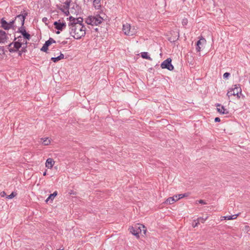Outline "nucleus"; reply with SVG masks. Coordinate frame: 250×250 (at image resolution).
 <instances>
[{
	"label": "nucleus",
	"instance_id": "nucleus-1",
	"mask_svg": "<svg viewBox=\"0 0 250 250\" xmlns=\"http://www.w3.org/2000/svg\"><path fill=\"white\" fill-rule=\"evenodd\" d=\"M21 14L17 16L14 20L11 21L12 29L17 31H26L25 27L23 26L25 19L28 15V13L23 10Z\"/></svg>",
	"mask_w": 250,
	"mask_h": 250
},
{
	"label": "nucleus",
	"instance_id": "nucleus-2",
	"mask_svg": "<svg viewBox=\"0 0 250 250\" xmlns=\"http://www.w3.org/2000/svg\"><path fill=\"white\" fill-rule=\"evenodd\" d=\"M129 229L130 232L135 236L137 238L140 237V234H142V231L144 234H146V229L145 226L141 224H136L134 226L131 227Z\"/></svg>",
	"mask_w": 250,
	"mask_h": 250
},
{
	"label": "nucleus",
	"instance_id": "nucleus-3",
	"mask_svg": "<svg viewBox=\"0 0 250 250\" xmlns=\"http://www.w3.org/2000/svg\"><path fill=\"white\" fill-rule=\"evenodd\" d=\"M103 19L100 16L95 17V16H89L85 20V22L91 26L97 25L100 24Z\"/></svg>",
	"mask_w": 250,
	"mask_h": 250
},
{
	"label": "nucleus",
	"instance_id": "nucleus-4",
	"mask_svg": "<svg viewBox=\"0 0 250 250\" xmlns=\"http://www.w3.org/2000/svg\"><path fill=\"white\" fill-rule=\"evenodd\" d=\"M189 195L188 192L185 193L184 194H179L178 195H175L173 197L168 198L166 201V203L168 204H172L176 201L181 199L184 197H188Z\"/></svg>",
	"mask_w": 250,
	"mask_h": 250
},
{
	"label": "nucleus",
	"instance_id": "nucleus-5",
	"mask_svg": "<svg viewBox=\"0 0 250 250\" xmlns=\"http://www.w3.org/2000/svg\"><path fill=\"white\" fill-rule=\"evenodd\" d=\"M234 87L233 88H231L229 90L227 94V95L229 97L230 96L233 95H237L238 98H240V96L239 95V93H241L242 89L240 86H238L237 85H234Z\"/></svg>",
	"mask_w": 250,
	"mask_h": 250
},
{
	"label": "nucleus",
	"instance_id": "nucleus-6",
	"mask_svg": "<svg viewBox=\"0 0 250 250\" xmlns=\"http://www.w3.org/2000/svg\"><path fill=\"white\" fill-rule=\"evenodd\" d=\"M172 60L169 58L167 59L163 62L161 64V67L163 69H167L169 71H172L174 69V66L171 63Z\"/></svg>",
	"mask_w": 250,
	"mask_h": 250
},
{
	"label": "nucleus",
	"instance_id": "nucleus-7",
	"mask_svg": "<svg viewBox=\"0 0 250 250\" xmlns=\"http://www.w3.org/2000/svg\"><path fill=\"white\" fill-rule=\"evenodd\" d=\"M22 45L16 41L10 43L8 46V49L10 52H15L19 50Z\"/></svg>",
	"mask_w": 250,
	"mask_h": 250
},
{
	"label": "nucleus",
	"instance_id": "nucleus-8",
	"mask_svg": "<svg viewBox=\"0 0 250 250\" xmlns=\"http://www.w3.org/2000/svg\"><path fill=\"white\" fill-rule=\"evenodd\" d=\"M167 36V39L171 42H174L178 40L179 38V32H167L165 35Z\"/></svg>",
	"mask_w": 250,
	"mask_h": 250
},
{
	"label": "nucleus",
	"instance_id": "nucleus-9",
	"mask_svg": "<svg viewBox=\"0 0 250 250\" xmlns=\"http://www.w3.org/2000/svg\"><path fill=\"white\" fill-rule=\"evenodd\" d=\"M53 24L55 29L58 31H62L66 26L65 22L61 21L60 20L55 21Z\"/></svg>",
	"mask_w": 250,
	"mask_h": 250
},
{
	"label": "nucleus",
	"instance_id": "nucleus-10",
	"mask_svg": "<svg viewBox=\"0 0 250 250\" xmlns=\"http://www.w3.org/2000/svg\"><path fill=\"white\" fill-rule=\"evenodd\" d=\"M1 27L4 30H8L10 29H12V24L11 21L7 22L4 18H2L0 21Z\"/></svg>",
	"mask_w": 250,
	"mask_h": 250
},
{
	"label": "nucleus",
	"instance_id": "nucleus-11",
	"mask_svg": "<svg viewBox=\"0 0 250 250\" xmlns=\"http://www.w3.org/2000/svg\"><path fill=\"white\" fill-rule=\"evenodd\" d=\"M83 19L79 17L76 19V27H79V30L80 31H86V28L83 24Z\"/></svg>",
	"mask_w": 250,
	"mask_h": 250
},
{
	"label": "nucleus",
	"instance_id": "nucleus-12",
	"mask_svg": "<svg viewBox=\"0 0 250 250\" xmlns=\"http://www.w3.org/2000/svg\"><path fill=\"white\" fill-rule=\"evenodd\" d=\"M216 106L217 108V110L218 112L222 114H228L229 113V111L228 109L225 108L224 106L223 105H221L219 104H216Z\"/></svg>",
	"mask_w": 250,
	"mask_h": 250
},
{
	"label": "nucleus",
	"instance_id": "nucleus-13",
	"mask_svg": "<svg viewBox=\"0 0 250 250\" xmlns=\"http://www.w3.org/2000/svg\"><path fill=\"white\" fill-rule=\"evenodd\" d=\"M206 43V40L202 37H200V39L196 43V50L197 52H200L201 47L199 46V44H205Z\"/></svg>",
	"mask_w": 250,
	"mask_h": 250
},
{
	"label": "nucleus",
	"instance_id": "nucleus-14",
	"mask_svg": "<svg viewBox=\"0 0 250 250\" xmlns=\"http://www.w3.org/2000/svg\"><path fill=\"white\" fill-rule=\"evenodd\" d=\"M69 19L70 22V25H71L72 31H76L77 30V28L76 27V22L77 18H75L72 16H70L69 17Z\"/></svg>",
	"mask_w": 250,
	"mask_h": 250
},
{
	"label": "nucleus",
	"instance_id": "nucleus-15",
	"mask_svg": "<svg viewBox=\"0 0 250 250\" xmlns=\"http://www.w3.org/2000/svg\"><path fill=\"white\" fill-rule=\"evenodd\" d=\"M81 34H80L79 32H70V34L71 36H72L75 39H80L82 37H84L86 34V32H81Z\"/></svg>",
	"mask_w": 250,
	"mask_h": 250
},
{
	"label": "nucleus",
	"instance_id": "nucleus-16",
	"mask_svg": "<svg viewBox=\"0 0 250 250\" xmlns=\"http://www.w3.org/2000/svg\"><path fill=\"white\" fill-rule=\"evenodd\" d=\"M55 164V161L52 158H48L45 162V166L48 168H51Z\"/></svg>",
	"mask_w": 250,
	"mask_h": 250
},
{
	"label": "nucleus",
	"instance_id": "nucleus-17",
	"mask_svg": "<svg viewBox=\"0 0 250 250\" xmlns=\"http://www.w3.org/2000/svg\"><path fill=\"white\" fill-rule=\"evenodd\" d=\"M58 195V192L57 191H54L52 194H50L48 197L46 199L45 202L47 203L50 202L52 203L55 197Z\"/></svg>",
	"mask_w": 250,
	"mask_h": 250
},
{
	"label": "nucleus",
	"instance_id": "nucleus-18",
	"mask_svg": "<svg viewBox=\"0 0 250 250\" xmlns=\"http://www.w3.org/2000/svg\"><path fill=\"white\" fill-rule=\"evenodd\" d=\"M18 33H21V35L22 36L23 39V42L25 41H27V40H29L30 39V35L28 33V32H17Z\"/></svg>",
	"mask_w": 250,
	"mask_h": 250
},
{
	"label": "nucleus",
	"instance_id": "nucleus-19",
	"mask_svg": "<svg viewBox=\"0 0 250 250\" xmlns=\"http://www.w3.org/2000/svg\"><path fill=\"white\" fill-rule=\"evenodd\" d=\"M15 41L21 43V45H24L25 44H27V41H25L23 42V39L21 35L18 36L17 38L15 37Z\"/></svg>",
	"mask_w": 250,
	"mask_h": 250
},
{
	"label": "nucleus",
	"instance_id": "nucleus-20",
	"mask_svg": "<svg viewBox=\"0 0 250 250\" xmlns=\"http://www.w3.org/2000/svg\"><path fill=\"white\" fill-rule=\"evenodd\" d=\"M80 9V6L76 4H73V7L71 8V12L72 13H78L79 10Z\"/></svg>",
	"mask_w": 250,
	"mask_h": 250
},
{
	"label": "nucleus",
	"instance_id": "nucleus-21",
	"mask_svg": "<svg viewBox=\"0 0 250 250\" xmlns=\"http://www.w3.org/2000/svg\"><path fill=\"white\" fill-rule=\"evenodd\" d=\"M141 56L143 59H145L150 61L152 60V59L150 57L149 55L148 54V53L146 52H143L141 53Z\"/></svg>",
	"mask_w": 250,
	"mask_h": 250
},
{
	"label": "nucleus",
	"instance_id": "nucleus-22",
	"mask_svg": "<svg viewBox=\"0 0 250 250\" xmlns=\"http://www.w3.org/2000/svg\"><path fill=\"white\" fill-rule=\"evenodd\" d=\"M208 216L206 217L205 218L203 217H199L197 220V222L195 223V225L194 227H195V226H197L200 223H204L205 221L208 219Z\"/></svg>",
	"mask_w": 250,
	"mask_h": 250
},
{
	"label": "nucleus",
	"instance_id": "nucleus-23",
	"mask_svg": "<svg viewBox=\"0 0 250 250\" xmlns=\"http://www.w3.org/2000/svg\"><path fill=\"white\" fill-rule=\"evenodd\" d=\"M238 215H239V214H234L232 215H229V216H224L223 218H224L225 220H233V219H236Z\"/></svg>",
	"mask_w": 250,
	"mask_h": 250
},
{
	"label": "nucleus",
	"instance_id": "nucleus-24",
	"mask_svg": "<svg viewBox=\"0 0 250 250\" xmlns=\"http://www.w3.org/2000/svg\"><path fill=\"white\" fill-rule=\"evenodd\" d=\"M100 2L101 0H94L93 4L96 9H99L101 7Z\"/></svg>",
	"mask_w": 250,
	"mask_h": 250
},
{
	"label": "nucleus",
	"instance_id": "nucleus-25",
	"mask_svg": "<svg viewBox=\"0 0 250 250\" xmlns=\"http://www.w3.org/2000/svg\"><path fill=\"white\" fill-rule=\"evenodd\" d=\"M6 32H0V43L4 42V40L6 39Z\"/></svg>",
	"mask_w": 250,
	"mask_h": 250
},
{
	"label": "nucleus",
	"instance_id": "nucleus-26",
	"mask_svg": "<svg viewBox=\"0 0 250 250\" xmlns=\"http://www.w3.org/2000/svg\"><path fill=\"white\" fill-rule=\"evenodd\" d=\"M70 2H71V0H66L63 2L64 5L63 6V7L65 9H69Z\"/></svg>",
	"mask_w": 250,
	"mask_h": 250
},
{
	"label": "nucleus",
	"instance_id": "nucleus-27",
	"mask_svg": "<svg viewBox=\"0 0 250 250\" xmlns=\"http://www.w3.org/2000/svg\"><path fill=\"white\" fill-rule=\"evenodd\" d=\"M130 25L128 23H125V24H124L123 25V30H127L128 31H130Z\"/></svg>",
	"mask_w": 250,
	"mask_h": 250
},
{
	"label": "nucleus",
	"instance_id": "nucleus-28",
	"mask_svg": "<svg viewBox=\"0 0 250 250\" xmlns=\"http://www.w3.org/2000/svg\"><path fill=\"white\" fill-rule=\"evenodd\" d=\"M188 20L187 18L183 19L182 21V26L186 29L188 28L187 27L188 25Z\"/></svg>",
	"mask_w": 250,
	"mask_h": 250
},
{
	"label": "nucleus",
	"instance_id": "nucleus-29",
	"mask_svg": "<svg viewBox=\"0 0 250 250\" xmlns=\"http://www.w3.org/2000/svg\"><path fill=\"white\" fill-rule=\"evenodd\" d=\"M56 41L52 38H50L48 40L46 41L45 42V43L48 46H49L52 43H55Z\"/></svg>",
	"mask_w": 250,
	"mask_h": 250
},
{
	"label": "nucleus",
	"instance_id": "nucleus-30",
	"mask_svg": "<svg viewBox=\"0 0 250 250\" xmlns=\"http://www.w3.org/2000/svg\"><path fill=\"white\" fill-rule=\"evenodd\" d=\"M48 47L45 43L43 44L42 47L41 48V50L48 53Z\"/></svg>",
	"mask_w": 250,
	"mask_h": 250
},
{
	"label": "nucleus",
	"instance_id": "nucleus-31",
	"mask_svg": "<svg viewBox=\"0 0 250 250\" xmlns=\"http://www.w3.org/2000/svg\"><path fill=\"white\" fill-rule=\"evenodd\" d=\"M17 193L15 192H12L9 195H7L6 197V199H12L13 198H14V197H15L16 195H17Z\"/></svg>",
	"mask_w": 250,
	"mask_h": 250
},
{
	"label": "nucleus",
	"instance_id": "nucleus-32",
	"mask_svg": "<svg viewBox=\"0 0 250 250\" xmlns=\"http://www.w3.org/2000/svg\"><path fill=\"white\" fill-rule=\"evenodd\" d=\"M42 140H43V141L42 142V143L45 145V146H47L49 144H50V140H49L48 138H45V139H42Z\"/></svg>",
	"mask_w": 250,
	"mask_h": 250
},
{
	"label": "nucleus",
	"instance_id": "nucleus-33",
	"mask_svg": "<svg viewBox=\"0 0 250 250\" xmlns=\"http://www.w3.org/2000/svg\"><path fill=\"white\" fill-rule=\"evenodd\" d=\"M51 60L52 61H53L54 62H58V61H59L60 60V58H59V57H52L51 58Z\"/></svg>",
	"mask_w": 250,
	"mask_h": 250
},
{
	"label": "nucleus",
	"instance_id": "nucleus-34",
	"mask_svg": "<svg viewBox=\"0 0 250 250\" xmlns=\"http://www.w3.org/2000/svg\"><path fill=\"white\" fill-rule=\"evenodd\" d=\"M26 47H27V44H25L24 45H22V46L21 47V52H22L23 53L26 52L27 51Z\"/></svg>",
	"mask_w": 250,
	"mask_h": 250
},
{
	"label": "nucleus",
	"instance_id": "nucleus-35",
	"mask_svg": "<svg viewBox=\"0 0 250 250\" xmlns=\"http://www.w3.org/2000/svg\"><path fill=\"white\" fill-rule=\"evenodd\" d=\"M230 75V73H229V72L225 73L223 74V78H224V79H228Z\"/></svg>",
	"mask_w": 250,
	"mask_h": 250
},
{
	"label": "nucleus",
	"instance_id": "nucleus-36",
	"mask_svg": "<svg viewBox=\"0 0 250 250\" xmlns=\"http://www.w3.org/2000/svg\"><path fill=\"white\" fill-rule=\"evenodd\" d=\"M124 35L126 36H134L135 35L133 32H124Z\"/></svg>",
	"mask_w": 250,
	"mask_h": 250
},
{
	"label": "nucleus",
	"instance_id": "nucleus-37",
	"mask_svg": "<svg viewBox=\"0 0 250 250\" xmlns=\"http://www.w3.org/2000/svg\"><path fill=\"white\" fill-rule=\"evenodd\" d=\"M5 50L4 48L2 46H0V55L4 54Z\"/></svg>",
	"mask_w": 250,
	"mask_h": 250
},
{
	"label": "nucleus",
	"instance_id": "nucleus-38",
	"mask_svg": "<svg viewBox=\"0 0 250 250\" xmlns=\"http://www.w3.org/2000/svg\"><path fill=\"white\" fill-rule=\"evenodd\" d=\"M198 202L200 204L205 205L207 204V203L203 200H199L198 201H196V203Z\"/></svg>",
	"mask_w": 250,
	"mask_h": 250
},
{
	"label": "nucleus",
	"instance_id": "nucleus-39",
	"mask_svg": "<svg viewBox=\"0 0 250 250\" xmlns=\"http://www.w3.org/2000/svg\"><path fill=\"white\" fill-rule=\"evenodd\" d=\"M6 194L5 191H2L0 193V195L1 197H3L6 196Z\"/></svg>",
	"mask_w": 250,
	"mask_h": 250
},
{
	"label": "nucleus",
	"instance_id": "nucleus-40",
	"mask_svg": "<svg viewBox=\"0 0 250 250\" xmlns=\"http://www.w3.org/2000/svg\"><path fill=\"white\" fill-rule=\"evenodd\" d=\"M60 58V60L63 59L64 58V55L62 53H60V55L58 56Z\"/></svg>",
	"mask_w": 250,
	"mask_h": 250
},
{
	"label": "nucleus",
	"instance_id": "nucleus-41",
	"mask_svg": "<svg viewBox=\"0 0 250 250\" xmlns=\"http://www.w3.org/2000/svg\"><path fill=\"white\" fill-rule=\"evenodd\" d=\"M42 21H43V22H45L46 24H47V23H46V21H48V19H47V18H46V17H44V18H42Z\"/></svg>",
	"mask_w": 250,
	"mask_h": 250
},
{
	"label": "nucleus",
	"instance_id": "nucleus-42",
	"mask_svg": "<svg viewBox=\"0 0 250 250\" xmlns=\"http://www.w3.org/2000/svg\"><path fill=\"white\" fill-rule=\"evenodd\" d=\"M66 10L64 11L63 13L65 14V15L68 16V15L69 14V12L68 11V9H66Z\"/></svg>",
	"mask_w": 250,
	"mask_h": 250
},
{
	"label": "nucleus",
	"instance_id": "nucleus-43",
	"mask_svg": "<svg viewBox=\"0 0 250 250\" xmlns=\"http://www.w3.org/2000/svg\"><path fill=\"white\" fill-rule=\"evenodd\" d=\"M215 122H219L220 121V119L219 117H216L214 119Z\"/></svg>",
	"mask_w": 250,
	"mask_h": 250
},
{
	"label": "nucleus",
	"instance_id": "nucleus-44",
	"mask_svg": "<svg viewBox=\"0 0 250 250\" xmlns=\"http://www.w3.org/2000/svg\"><path fill=\"white\" fill-rule=\"evenodd\" d=\"M22 53V52H21V50L19 51V55L21 56Z\"/></svg>",
	"mask_w": 250,
	"mask_h": 250
},
{
	"label": "nucleus",
	"instance_id": "nucleus-45",
	"mask_svg": "<svg viewBox=\"0 0 250 250\" xmlns=\"http://www.w3.org/2000/svg\"><path fill=\"white\" fill-rule=\"evenodd\" d=\"M60 9L62 12H64V9H63V7H61V8H60Z\"/></svg>",
	"mask_w": 250,
	"mask_h": 250
},
{
	"label": "nucleus",
	"instance_id": "nucleus-46",
	"mask_svg": "<svg viewBox=\"0 0 250 250\" xmlns=\"http://www.w3.org/2000/svg\"><path fill=\"white\" fill-rule=\"evenodd\" d=\"M46 174H47V173H46V170L43 172V176H45V175H46Z\"/></svg>",
	"mask_w": 250,
	"mask_h": 250
},
{
	"label": "nucleus",
	"instance_id": "nucleus-47",
	"mask_svg": "<svg viewBox=\"0 0 250 250\" xmlns=\"http://www.w3.org/2000/svg\"><path fill=\"white\" fill-rule=\"evenodd\" d=\"M57 250H64V248H62V249L60 248V249H58Z\"/></svg>",
	"mask_w": 250,
	"mask_h": 250
},
{
	"label": "nucleus",
	"instance_id": "nucleus-48",
	"mask_svg": "<svg viewBox=\"0 0 250 250\" xmlns=\"http://www.w3.org/2000/svg\"><path fill=\"white\" fill-rule=\"evenodd\" d=\"M94 30H95V31H98V28H95Z\"/></svg>",
	"mask_w": 250,
	"mask_h": 250
},
{
	"label": "nucleus",
	"instance_id": "nucleus-49",
	"mask_svg": "<svg viewBox=\"0 0 250 250\" xmlns=\"http://www.w3.org/2000/svg\"><path fill=\"white\" fill-rule=\"evenodd\" d=\"M76 28H77V29H78V30H79V27L76 26Z\"/></svg>",
	"mask_w": 250,
	"mask_h": 250
},
{
	"label": "nucleus",
	"instance_id": "nucleus-50",
	"mask_svg": "<svg viewBox=\"0 0 250 250\" xmlns=\"http://www.w3.org/2000/svg\"><path fill=\"white\" fill-rule=\"evenodd\" d=\"M57 34H60L61 32H56Z\"/></svg>",
	"mask_w": 250,
	"mask_h": 250
},
{
	"label": "nucleus",
	"instance_id": "nucleus-51",
	"mask_svg": "<svg viewBox=\"0 0 250 250\" xmlns=\"http://www.w3.org/2000/svg\"><path fill=\"white\" fill-rule=\"evenodd\" d=\"M249 226H246V228H249Z\"/></svg>",
	"mask_w": 250,
	"mask_h": 250
},
{
	"label": "nucleus",
	"instance_id": "nucleus-52",
	"mask_svg": "<svg viewBox=\"0 0 250 250\" xmlns=\"http://www.w3.org/2000/svg\"><path fill=\"white\" fill-rule=\"evenodd\" d=\"M201 45H203L202 44H199V46H200Z\"/></svg>",
	"mask_w": 250,
	"mask_h": 250
},
{
	"label": "nucleus",
	"instance_id": "nucleus-53",
	"mask_svg": "<svg viewBox=\"0 0 250 250\" xmlns=\"http://www.w3.org/2000/svg\"><path fill=\"white\" fill-rule=\"evenodd\" d=\"M0 31H2V30H0Z\"/></svg>",
	"mask_w": 250,
	"mask_h": 250
}]
</instances>
